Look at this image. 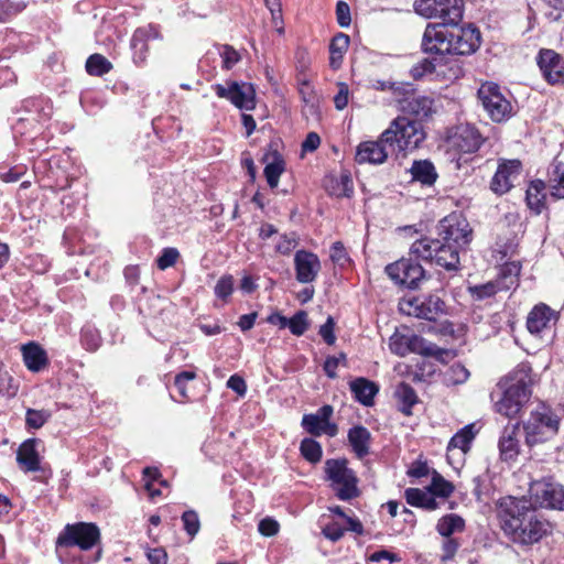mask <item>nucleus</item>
Here are the masks:
<instances>
[{"instance_id":"2f4dec72","label":"nucleus","mask_w":564,"mask_h":564,"mask_svg":"<svg viewBox=\"0 0 564 564\" xmlns=\"http://www.w3.org/2000/svg\"><path fill=\"white\" fill-rule=\"evenodd\" d=\"M549 191L552 197L564 199V164L554 162L549 171Z\"/></svg>"},{"instance_id":"72a5a7b5","label":"nucleus","mask_w":564,"mask_h":564,"mask_svg":"<svg viewBox=\"0 0 564 564\" xmlns=\"http://www.w3.org/2000/svg\"><path fill=\"white\" fill-rule=\"evenodd\" d=\"M545 184L544 182L536 180L530 183L525 199L527 204L530 209H532L534 213L540 214L541 210L544 207V200H545Z\"/></svg>"},{"instance_id":"de8ad7c7","label":"nucleus","mask_w":564,"mask_h":564,"mask_svg":"<svg viewBox=\"0 0 564 564\" xmlns=\"http://www.w3.org/2000/svg\"><path fill=\"white\" fill-rule=\"evenodd\" d=\"M409 354H421L431 356L434 354V346L427 344L424 338L417 335H409Z\"/></svg>"},{"instance_id":"cd10ccee","label":"nucleus","mask_w":564,"mask_h":564,"mask_svg":"<svg viewBox=\"0 0 564 564\" xmlns=\"http://www.w3.org/2000/svg\"><path fill=\"white\" fill-rule=\"evenodd\" d=\"M263 161L267 162L263 171L267 182L271 188H275L279 185L281 174L285 170L284 159L276 150H274L267 153Z\"/></svg>"},{"instance_id":"9b49d317","label":"nucleus","mask_w":564,"mask_h":564,"mask_svg":"<svg viewBox=\"0 0 564 564\" xmlns=\"http://www.w3.org/2000/svg\"><path fill=\"white\" fill-rule=\"evenodd\" d=\"M477 95L484 109L494 121L501 122L510 118L512 106L497 84L491 82L484 83L479 87Z\"/></svg>"},{"instance_id":"c85d7f7f","label":"nucleus","mask_w":564,"mask_h":564,"mask_svg":"<svg viewBox=\"0 0 564 564\" xmlns=\"http://www.w3.org/2000/svg\"><path fill=\"white\" fill-rule=\"evenodd\" d=\"M348 441L358 458L369 454L371 434L365 426L356 425L351 427L348 432Z\"/></svg>"},{"instance_id":"a19ab883","label":"nucleus","mask_w":564,"mask_h":564,"mask_svg":"<svg viewBox=\"0 0 564 564\" xmlns=\"http://www.w3.org/2000/svg\"><path fill=\"white\" fill-rule=\"evenodd\" d=\"M303 457L310 463L316 464L322 458V446L313 438H304L300 446Z\"/></svg>"},{"instance_id":"20e7f679","label":"nucleus","mask_w":564,"mask_h":564,"mask_svg":"<svg viewBox=\"0 0 564 564\" xmlns=\"http://www.w3.org/2000/svg\"><path fill=\"white\" fill-rule=\"evenodd\" d=\"M424 139L425 132L421 121L406 117L395 118L382 133V140L389 143V148L400 152L416 149Z\"/></svg>"},{"instance_id":"473e14b6","label":"nucleus","mask_w":564,"mask_h":564,"mask_svg":"<svg viewBox=\"0 0 564 564\" xmlns=\"http://www.w3.org/2000/svg\"><path fill=\"white\" fill-rule=\"evenodd\" d=\"M349 41V36L344 33H338L333 37L329 45V65L333 69L340 67L344 54L348 50Z\"/></svg>"},{"instance_id":"49530a36","label":"nucleus","mask_w":564,"mask_h":564,"mask_svg":"<svg viewBox=\"0 0 564 564\" xmlns=\"http://www.w3.org/2000/svg\"><path fill=\"white\" fill-rule=\"evenodd\" d=\"M391 352L397 356L404 357L409 354V335L394 333L389 340Z\"/></svg>"},{"instance_id":"4468645a","label":"nucleus","mask_w":564,"mask_h":564,"mask_svg":"<svg viewBox=\"0 0 564 564\" xmlns=\"http://www.w3.org/2000/svg\"><path fill=\"white\" fill-rule=\"evenodd\" d=\"M386 272L394 283L409 289H415L425 279L422 265L410 258H402L386 267Z\"/></svg>"},{"instance_id":"aec40b11","label":"nucleus","mask_w":564,"mask_h":564,"mask_svg":"<svg viewBox=\"0 0 564 564\" xmlns=\"http://www.w3.org/2000/svg\"><path fill=\"white\" fill-rule=\"evenodd\" d=\"M387 147H389V143L382 140V135L378 141L361 142L357 147L355 160L359 164H381L388 158Z\"/></svg>"},{"instance_id":"412c9836","label":"nucleus","mask_w":564,"mask_h":564,"mask_svg":"<svg viewBox=\"0 0 564 564\" xmlns=\"http://www.w3.org/2000/svg\"><path fill=\"white\" fill-rule=\"evenodd\" d=\"M556 321V313L546 304L535 305L527 317V328L532 335H540L543 330L551 328Z\"/></svg>"},{"instance_id":"bb28decb","label":"nucleus","mask_w":564,"mask_h":564,"mask_svg":"<svg viewBox=\"0 0 564 564\" xmlns=\"http://www.w3.org/2000/svg\"><path fill=\"white\" fill-rule=\"evenodd\" d=\"M402 110L419 119L427 118L433 112V99L426 96H410L403 99Z\"/></svg>"},{"instance_id":"8fccbe9b","label":"nucleus","mask_w":564,"mask_h":564,"mask_svg":"<svg viewBox=\"0 0 564 564\" xmlns=\"http://www.w3.org/2000/svg\"><path fill=\"white\" fill-rule=\"evenodd\" d=\"M156 37L158 33L152 26L148 28H140L134 31L132 39H131V46L133 48L145 50L147 45L145 42L151 37Z\"/></svg>"},{"instance_id":"f8f14e48","label":"nucleus","mask_w":564,"mask_h":564,"mask_svg":"<svg viewBox=\"0 0 564 564\" xmlns=\"http://www.w3.org/2000/svg\"><path fill=\"white\" fill-rule=\"evenodd\" d=\"M401 313L423 318L427 321H436V318L445 312L444 301L435 294L425 295L422 297H408L399 303Z\"/></svg>"},{"instance_id":"423d86ee","label":"nucleus","mask_w":564,"mask_h":564,"mask_svg":"<svg viewBox=\"0 0 564 564\" xmlns=\"http://www.w3.org/2000/svg\"><path fill=\"white\" fill-rule=\"evenodd\" d=\"M414 10L426 19H437L438 25H456L463 19V0H415Z\"/></svg>"},{"instance_id":"7c9ffc66","label":"nucleus","mask_w":564,"mask_h":564,"mask_svg":"<svg viewBox=\"0 0 564 564\" xmlns=\"http://www.w3.org/2000/svg\"><path fill=\"white\" fill-rule=\"evenodd\" d=\"M410 172L412 178L423 185H432L437 178L434 165L427 160L414 161Z\"/></svg>"},{"instance_id":"f257e3e1","label":"nucleus","mask_w":564,"mask_h":564,"mask_svg":"<svg viewBox=\"0 0 564 564\" xmlns=\"http://www.w3.org/2000/svg\"><path fill=\"white\" fill-rule=\"evenodd\" d=\"M499 519L503 533L520 545L538 543L552 531L551 523L524 499L509 497L502 500Z\"/></svg>"},{"instance_id":"6ab92c4d","label":"nucleus","mask_w":564,"mask_h":564,"mask_svg":"<svg viewBox=\"0 0 564 564\" xmlns=\"http://www.w3.org/2000/svg\"><path fill=\"white\" fill-rule=\"evenodd\" d=\"M538 65L550 84H557L564 77V61L553 50H541L538 56Z\"/></svg>"},{"instance_id":"f03ea898","label":"nucleus","mask_w":564,"mask_h":564,"mask_svg":"<svg viewBox=\"0 0 564 564\" xmlns=\"http://www.w3.org/2000/svg\"><path fill=\"white\" fill-rule=\"evenodd\" d=\"M479 45L480 32L471 25L427 24L422 40L423 51L436 55H467L474 53Z\"/></svg>"},{"instance_id":"c9c22d12","label":"nucleus","mask_w":564,"mask_h":564,"mask_svg":"<svg viewBox=\"0 0 564 564\" xmlns=\"http://www.w3.org/2000/svg\"><path fill=\"white\" fill-rule=\"evenodd\" d=\"M521 265L518 262H508L500 269V274L497 279L498 283L505 291L517 288L519 284V274Z\"/></svg>"},{"instance_id":"79ce46f5","label":"nucleus","mask_w":564,"mask_h":564,"mask_svg":"<svg viewBox=\"0 0 564 564\" xmlns=\"http://www.w3.org/2000/svg\"><path fill=\"white\" fill-rule=\"evenodd\" d=\"M469 378V371L462 364L452 365L446 373L445 381L447 384L456 386L466 382Z\"/></svg>"},{"instance_id":"9d476101","label":"nucleus","mask_w":564,"mask_h":564,"mask_svg":"<svg viewBox=\"0 0 564 564\" xmlns=\"http://www.w3.org/2000/svg\"><path fill=\"white\" fill-rule=\"evenodd\" d=\"M558 417L547 409L536 410L531 413L524 424L527 444L532 446L553 437L558 431Z\"/></svg>"},{"instance_id":"4d7b16f0","label":"nucleus","mask_w":564,"mask_h":564,"mask_svg":"<svg viewBox=\"0 0 564 564\" xmlns=\"http://www.w3.org/2000/svg\"><path fill=\"white\" fill-rule=\"evenodd\" d=\"M178 256L180 253L175 248H165L156 260L159 269L165 270L174 265Z\"/></svg>"},{"instance_id":"3c124183","label":"nucleus","mask_w":564,"mask_h":564,"mask_svg":"<svg viewBox=\"0 0 564 564\" xmlns=\"http://www.w3.org/2000/svg\"><path fill=\"white\" fill-rule=\"evenodd\" d=\"M51 414L48 411L29 409L26 411L25 421L28 426L32 429H40L47 422Z\"/></svg>"},{"instance_id":"13d9d810","label":"nucleus","mask_w":564,"mask_h":564,"mask_svg":"<svg viewBox=\"0 0 564 564\" xmlns=\"http://www.w3.org/2000/svg\"><path fill=\"white\" fill-rule=\"evenodd\" d=\"M220 56L223 58V67L226 69L232 68L240 61L239 53L229 45L223 46Z\"/></svg>"},{"instance_id":"2eb2a0df","label":"nucleus","mask_w":564,"mask_h":564,"mask_svg":"<svg viewBox=\"0 0 564 564\" xmlns=\"http://www.w3.org/2000/svg\"><path fill=\"white\" fill-rule=\"evenodd\" d=\"M214 90L219 98L230 100L237 108L251 110L254 108V89L250 84L228 82L226 85L216 84Z\"/></svg>"},{"instance_id":"dca6fc26","label":"nucleus","mask_w":564,"mask_h":564,"mask_svg":"<svg viewBox=\"0 0 564 564\" xmlns=\"http://www.w3.org/2000/svg\"><path fill=\"white\" fill-rule=\"evenodd\" d=\"M333 412V406L326 404L319 408L316 413L304 414L302 417L303 429L314 436L326 434L334 437L338 429L336 424L329 422Z\"/></svg>"},{"instance_id":"69168bd1","label":"nucleus","mask_w":564,"mask_h":564,"mask_svg":"<svg viewBox=\"0 0 564 564\" xmlns=\"http://www.w3.org/2000/svg\"><path fill=\"white\" fill-rule=\"evenodd\" d=\"M258 529L262 535L272 536L278 533L279 523L271 518H264L260 521Z\"/></svg>"},{"instance_id":"5fc2aeb1","label":"nucleus","mask_w":564,"mask_h":564,"mask_svg":"<svg viewBox=\"0 0 564 564\" xmlns=\"http://www.w3.org/2000/svg\"><path fill=\"white\" fill-rule=\"evenodd\" d=\"M297 245L299 238L294 232H292L280 237V240L275 246V250L281 254L288 256L297 247Z\"/></svg>"},{"instance_id":"c03bdc74","label":"nucleus","mask_w":564,"mask_h":564,"mask_svg":"<svg viewBox=\"0 0 564 564\" xmlns=\"http://www.w3.org/2000/svg\"><path fill=\"white\" fill-rule=\"evenodd\" d=\"M500 291H505V289L501 288V284H499L497 280L470 288L471 295L476 300L491 297Z\"/></svg>"},{"instance_id":"a878e982","label":"nucleus","mask_w":564,"mask_h":564,"mask_svg":"<svg viewBox=\"0 0 564 564\" xmlns=\"http://www.w3.org/2000/svg\"><path fill=\"white\" fill-rule=\"evenodd\" d=\"M349 387L354 398L366 406L373 403V398L379 391V388L375 382L362 377L351 380L349 382Z\"/></svg>"},{"instance_id":"f3484780","label":"nucleus","mask_w":564,"mask_h":564,"mask_svg":"<svg viewBox=\"0 0 564 564\" xmlns=\"http://www.w3.org/2000/svg\"><path fill=\"white\" fill-rule=\"evenodd\" d=\"M318 257L306 250H299L294 256L295 278L300 283L313 282L321 271Z\"/></svg>"},{"instance_id":"603ef678","label":"nucleus","mask_w":564,"mask_h":564,"mask_svg":"<svg viewBox=\"0 0 564 564\" xmlns=\"http://www.w3.org/2000/svg\"><path fill=\"white\" fill-rule=\"evenodd\" d=\"M196 378V373L193 371H182L176 375L174 379V384L182 398L181 402L187 401L189 399L187 394L186 386L188 382L193 381Z\"/></svg>"},{"instance_id":"0eeeda50","label":"nucleus","mask_w":564,"mask_h":564,"mask_svg":"<svg viewBox=\"0 0 564 564\" xmlns=\"http://www.w3.org/2000/svg\"><path fill=\"white\" fill-rule=\"evenodd\" d=\"M325 473L336 496L340 500L358 497V479L352 469L348 468L346 459H327Z\"/></svg>"},{"instance_id":"0e129e2a","label":"nucleus","mask_w":564,"mask_h":564,"mask_svg":"<svg viewBox=\"0 0 564 564\" xmlns=\"http://www.w3.org/2000/svg\"><path fill=\"white\" fill-rule=\"evenodd\" d=\"M335 323L333 317H328L326 323L321 326L319 335L323 337L326 344L333 345L336 340V336L334 334Z\"/></svg>"},{"instance_id":"c756f323","label":"nucleus","mask_w":564,"mask_h":564,"mask_svg":"<svg viewBox=\"0 0 564 564\" xmlns=\"http://www.w3.org/2000/svg\"><path fill=\"white\" fill-rule=\"evenodd\" d=\"M406 502L413 507L424 508L426 510H435L437 502L435 496L427 488L422 490L419 488H408L404 492Z\"/></svg>"},{"instance_id":"09e8293b","label":"nucleus","mask_w":564,"mask_h":564,"mask_svg":"<svg viewBox=\"0 0 564 564\" xmlns=\"http://www.w3.org/2000/svg\"><path fill=\"white\" fill-rule=\"evenodd\" d=\"M18 392V386L14 383L12 376L4 369L3 364L0 365V394L6 397H14Z\"/></svg>"},{"instance_id":"4be33fe9","label":"nucleus","mask_w":564,"mask_h":564,"mask_svg":"<svg viewBox=\"0 0 564 564\" xmlns=\"http://www.w3.org/2000/svg\"><path fill=\"white\" fill-rule=\"evenodd\" d=\"M484 139L478 130L469 124H460L452 137L453 145L464 153L476 152Z\"/></svg>"},{"instance_id":"6e6552de","label":"nucleus","mask_w":564,"mask_h":564,"mask_svg":"<svg viewBox=\"0 0 564 564\" xmlns=\"http://www.w3.org/2000/svg\"><path fill=\"white\" fill-rule=\"evenodd\" d=\"M533 508L564 510V486L553 478H543L532 481L529 489Z\"/></svg>"},{"instance_id":"a211bd4d","label":"nucleus","mask_w":564,"mask_h":564,"mask_svg":"<svg viewBox=\"0 0 564 564\" xmlns=\"http://www.w3.org/2000/svg\"><path fill=\"white\" fill-rule=\"evenodd\" d=\"M521 162L519 160H507L499 164L491 181V189L498 194L507 193L514 181L520 176Z\"/></svg>"},{"instance_id":"338daca9","label":"nucleus","mask_w":564,"mask_h":564,"mask_svg":"<svg viewBox=\"0 0 564 564\" xmlns=\"http://www.w3.org/2000/svg\"><path fill=\"white\" fill-rule=\"evenodd\" d=\"M321 144V138L316 132H310L302 143L303 152H313L317 150Z\"/></svg>"},{"instance_id":"774afa93","label":"nucleus","mask_w":564,"mask_h":564,"mask_svg":"<svg viewBox=\"0 0 564 564\" xmlns=\"http://www.w3.org/2000/svg\"><path fill=\"white\" fill-rule=\"evenodd\" d=\"M227 387L237 392L239 395H243L247 391V384L245 380L237 375H234L228 379Z\"/></svg>"},{"instance_id":"f704fd0d","label":"nucleus","mask_w":564,"mask_h":564,"mask_svg":"<svg viewBox=\"0 0 564 564\" xmlns=\"http://www.w3.org/2000/svg\"><path fill=\"white\" fill-rule=\"evenodd\" d=\"M394 394L400 403L401 412L405 415L412 414L411 409L419 400L414 389L409 383L401 382L397 386Z\"/></svg>"},{"instance_id":"4c0bfd02","label":"nucleus","mask_w":564,"mask_h":564,"mask_svg":"<svg viewBox=\"0 0 564 564\" xmlns=\"http://www.w3.org/2000/svg\"><path fill=\"white\" fill-rule=\"evenodd\" d=\"M464 520L457 514H447L437 522L436 530L444 538H451L455 532L463 531Z\"/></svg>"},{"instance_id":"e433bc0d","label":"nucleus","mask_w":564,"mask_h":564,"mask_svg":"<svg viewBox=\"0 0 564 564\" xmlns=\"http://www.w3.org/2000/svg\"><path fill=\"white\" fill-rule=\"evenodd\" d=\"M476 436L475 424H468L459 430L449 441L448 449L458 448L463 453L469 451L471 441Z\"/></svg>"},{"instance_id":"e2e57ef3","label":"nucleus","mask_w":564,"mask_h":564,"mask_svg":"<svg viewBox=\"0 0 564 564\" xmlns=\"http://www.w3.org/2000/svg\"><path fill=\"white\" fill-rule=\"evenodd\" d=\"M458 546H459V544L455 539L446 538V540L443 542V545H442V550H443V554L441 557L442 562H447L451 558H453L458 550Z\"/></svg>"},{"instance_id":"b1692460","label":"nucleus","mask_w":564,"mask_h":564,"mask_svg":"<svg viewBox=\"0 0 564 564\" xmlns=\"http://www.w3.org/2000/svg\"><path fill=\"white\" fill-rule=\"evenodd\" d=\"M520 424L507 425L499 440V451L502 460H513L520 452Z\"/></svg>"},{"instance_id":"393cba45","label":"nucleus","mask_w":564,"mask_h":564,"mask_svg":"<svg viewBox=\"0 0 564 564\" xmlns=\"http://www.w3.org/2000/svg\"><path fill=\"white\" fill-rule=\"evenodd\" d=\"M21 351L24 365L30 371L40 372L48 364L46 351L37 343L31 341L23 345Z\"/></svg>"},{"instance_id":"ea45409f","label":"nucleus","mask_w":564,"mask_h":564,"mask_svg":"<svg viewBox=\"0 0 564 564\" xmlns=\"http://www.w3.org/2000/svg\"><path fill=\"white\" fill-rule=\"evenodd\" d=\"M329 192L332 195L337 197H349L354 192V185L350 175L341 174L339 178L332 180Z\"/></svg>"},{"instance_id":"052dcab7","label":"nucleus","mask_w":564,"mask_h":564,"mask_svg":"<svg viewBox=\"0 0 564 564\" xmlns=\"http://www.w3.org/2000/svg\"><path fill=\"white\" fill-rule=\"evenodd\" d=\"M336 18L341 28H348L351 23L350 8L345 1H338L336 4Z\"/></svg>"},{"instance_id":"5701e85b","label":"nucleus","mask_w":564,"mask_h":564,"mask_svg":"<svg viewBox=\"0 0 564 564\" xmlns=\"http://www.w3.org/2000/svg\"><path fill=\"white\" fill-rule=\"evenodd\" d=\"M43 445L39 438H29L24 441L17 453V462L24 471H37L40 466L39 447Z\"/></svg>"},{"instance_id":"1a4fd4ad","label":"nucleus","mask_w":564,"mask_h":564,"mask_svg":"<svg viewBox=\"0 0 564 564\" xmlns=\"http://www.w3.org/2000/svg\"><path fill=\"white\" fill-rule=\"evenodd\" d=\"M100 539V531L94 523L78 522L67 524L59 533L56 544L58 547L78 546L83 551L93 549Z\"/></svg>"},{"instance_id":"6e6d98bb","label":"nucleus","mask_w":564,"mask_h":564,"mask_svg":"<svg viewBox=\"0 0 564 564\" xmlns=\"http://www.w3.org/2000/svg\"><path fill=\"white\" fill-rule=\"evenodd\" d=\"M185 531L194 536L200 528L198 514L194 510H187L182 514Z\"/></svg>"},{"instance_id":"7ed1b4c3","label":"nucleus","mask_w":564,"mask_h":564,"mask_svg":"<svg viewBox=\"0 0 564 564\" xmlns=\"http://www.w3.org/2000/svg\"><path fill=\"white\" fill-rule=\"evenodd\" d=\"M457 246H453L441 239L423 238L412 243L410 256L416 259L431 260L448 271L459 268V252Z\"/></svg>"},{"instance_id":"37998d69","label":"nucleus","mask_w":564,"mask_h":564,"mask_svg":"<svg viewBox=\"0 0 564 564\" xmlns=\"http://www.w3.org/2000/svg\"><path fill=\"white\" fill-rule=\"evenodd\" d=\"M434 496L447 498L454 491L452 482L444 479L441 475L435 474L431 485L427 487Z\"/></svg>"},{"instance_id":"a18cd8bd","label":"nucleus","mask_w":564,"mask_h":564,"mask_svg":"<svg viewBox=\"0 0 564 564\" xmlns=\"http://www.w3.org/2000/svg\"><path fill=\"white\" fill-rule=\"evenodd\" d=\"M286 327L295 336H302L308 328L307 314L304 311H299L291 318H288Z\"/></svg>"},{"instance_id":"39448f33","label":"nucleus","mask_w":564,"mask_h":564,"mask_svg":"<svg viewBox=\"0 0 564 564\" xmlns=\"http://www.w3.org/2000/svg\"><path fill=\"white\" fill-rule=\"evenodd\" d=\"M498 387L501 397L495 403L496 411L510 419L517 416L531 394L525 378H505Z\"/></svg>"},{"instance_id":"58836bf2","label":"nucleus","mask_w":564,"mask_h":564,"mask_svg":"<svg viewBox=\"0 0 564 564\" xmlns=\"http://www.w3.org/2000/svg\"><path fill=\"white\" fill-rule=\"evenodd\" d=\"M111 68V63L101 54H93L86 61V70L93 76H102Z\"/></svg>"},{"instance_id":"ddd939ff","label":"nucleus","mask_w":564,"mask_h":564,"mask_svg":"<svg viewBox=\"0 0 564 564\" xmlns=\"http://www.w3.org/2000/svg\"><path fill=\"white\" fill-rule=\"evenodd\" d=\"M438 238L458 249L464 250L471 241L473 230L466 218L452 214L443 218L438 225Z\"/></svg>"},{"instance_id":"864d4df0","label":"nucleus","mask_w":564,"mask_h":564,"mask_svg":"<svg viewBox=\"0 0 564 564\" xmlns=\"http://www.w3.org/2000/svg\"><path fill=\"white\" fill-rule=\"evenodd\" d=\"M234 291V278L231 275L221 276L215 286V294L218 299L227 301Z\"/></svg>"},{"instance_id":"680f3d73","label":"nucleus","mask_w":564,"mask_h":564,"mask_svg":"<svg viewBox=\"0 0 564 564\" xmlns=\"http://www.w3.org/2000/svg\"><path fill=\"white\" fill-rule=\"evenodd\" d=\"M330 259L334 263L344 265L348 261L346 250L341 242H334L330 248Z\"/></svg>"},{"instance_id":"bf43d9fd","label":"nucleus","mask_w":564,"mask_h":564,"mask_svg":"<svg viewBox=\"0 0 564 564\" xmlns=\"http://www.w3.org/2000/svg\"><path fill=\"white\" fill-rule=\"evenodd\" d=\"M337 94L334 97L335 108L337 110H343L347 107L349 100V87L346 83L337 84Z\"/></svg>"}]
</instances>
